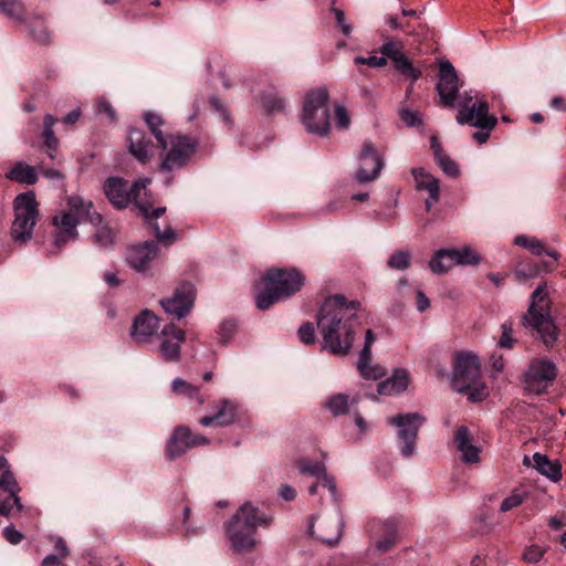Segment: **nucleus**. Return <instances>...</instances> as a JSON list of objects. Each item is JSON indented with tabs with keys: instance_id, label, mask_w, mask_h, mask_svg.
Masks as SVG:
<instances>
[{
	"instance_id": "obj_1",
	"label": "nucleus",
	"mask_w": 566,
	"mask_h": 566,
	"mask_svg": "<svg viewBox=\"0 0 566 566\" xmlns=\"http://www.w3.org/2000/svg\"><path fill=\"white\" fill-rule=\"evenodd\" d=\"M359 307V302L347 301L340 294L324 300L317 314V328L324 349L339 356L350 352L360 325Z\"/></svg>"
},
{
	"instance_id": "obj_2",
	"label": "nucleus",
	"mask_w": 566,
	"mask_h": 566,
	"mask_svg": "<svg viewBox=\"0 0 566 566\" xmlns=\"http://www.w3.org/2000/svg\"><path fill=\"white\" fill-rule=\"evenodd\" d=\"M150 184V179H139L133 185L119 177H109L104 182V193L108 201L117 209L126 208L130 202H135L142 216L151 226L156 238L166 243H172L176 240V233L171 227H167L164 231L159 229L157 219L161 217L166 208L151 209V206L147 202L139 200L140 191L146 192L147 186Z\"/></svg>"
},
{
	"instance_id": "obj_3",
	"label": "nucleus",
	"mask_w": 566,
	"mask_h": 566,
	"mask_svg": "<svg viewBox=\"0 0 566 566\" xmlns=\"http://www.w3.org/2000/svg\"><path fill=\"white\" fill-rule=\"evenodd\" d=\"M272 516L252 502H244L226 524V535L231 548L239 554L252 552L259 544L256 531L268 527Z\"/></svg>"
},
{
	"instance_id": "obj_4",
	"label": "nucleus",
	"mask_w": 566,
	"mask_h": 566,
	"mask_svg": "<svg viewBox=\"0 0 566 566\" xmlns=\"http://www.w3.org/2000/svg\"><path fill=\"white\" fill-rule=\"evenodd\" d=\"M551 305L547 284L541 282L531 295L527 312L522 316L523 326L547 346L557 339L558 334L551 315Z\"/></svg>"
},
{
	"instance_id": "obj_5",
	"label": "nucleus",
	"mask_w": 566,
	"mask_h": 566,
	"mask_svg": "<svg viewBox=\"0 0 566 566\" xmlns=\"http://www.w3.org/2000/svg\"><path fill=\"white\" fill-rule=\"evenodd\" d=\"M263 282L264 290L255 296L256 306L261 311L300 291L304 284V276L295 269H271L263 275Z\"/></svg>"
},
{
	"instance_id": "obj_6",
	"label": "nucleus",
	"mask_w": 566,
	"mask_h": 566,
	"mask_svg": "<svg viewBox=\"0 0 566 566\" xmlns=\"http://www.w3.org/2000/svg\"><path fill=\"white\" fill-rule=\"evenodd\" d=\"M301 123L308 134L327 137L331 132L329 94L324 87L311 90L304 97Z\"/></svg>"
},
{
	"instance_id": "obj_7",
	"label": "nucleus",
	"mask_w": 566,
	"mask_h": 566,
	"mask_svg": "<svg viewBox=\"0 0 566 566\" xmlns=\"http://www.w3.org/2000/svg\"><path fill=\"white\" fill-rule=\"evenodd\" d=\"M458 107L457 122L460 125L467 124L479 129L492 130L497 124V118L489 113V103L476 92L462 93L459 96Z\"/></svg>"
},
{
	"instance_id": "obj_8",
	"label": "nucleus",
	"mask_w": 566,
	"mask_h": 566,
	"mask_svg": "<svg viewBox=\"0 0 566 566\" xmlns=\"http://www.w3.org/2000/svg\"><path fill=\"white\" fill-rule=\"evenodd\" d=\"M38 209L33 192L20 193L14 200V220L10 234L15 243H24L31 239L36 223Z\"/></svg>"
},
{
	"instance_id": "obj_9",
	"label": "nucleus",
	"mask_w": 566,
	"mask_h": 566,
	"mask_svg": "<svg viewBox=\"0 0 566 566\" xmlns=\"http://www.w3.org/2000/svg\"><path fill=\"white\" fill-rule=\"evenodd\" d=\"M426 422V417L420 412L398 413L388 418L387 423L397 428L399 451L402 458L409 459L416 454L418 433Z\"/></svg>"
},
{
	"instance_id": "obj_10",
	"label": "nucleus",
	"mask_w": 566,
	"mask_h": 566,
	"mask_svg": "<svg viewBox=\"0 0 566 566\" xmlns=\"http://www.w3.org/2000/svg\"><path fill=\"white\" fill-rule=\"evenodd\" d=\"M198 143L187 135L170 136L167 139V147L161 156L160 170L171 172L188 165L195 154Z\"/></svg>"
},
{
	"instance_id": "obj_11",
	"label": "nucleus",
	"mask_w": 566,
	"mask_h": 566,
	"mask_svg": "<svg viewBox=\"0 0 566 566\" xmlns=\"http://www.w3.org/2000/svg\"><path fill=\"white\" fill-rule=\"evenodd\" d=\"M481 367L475 355L458 353L453 358L452 387L459 392H465L478 384Z\"/></svg>"
},
{
	"instance_id": "obj_12",
	"label": "nucleus",
	"mask_w": 566,
	"mask_h": 566,
	"mask_svg": "<svg viewBox=\"0 0 566 566\" xmlns=\"http://www.w3.org/2000/svg\"><path fill=\"white\" fill-rule=\"evenodd\" d=\"M400 518L390 516L386 520H371L368 524V532L373 542L375 553L390 551L400 539Z\"/></svg>"
},
{
	"instance_id": "obj_13",
	"label": "nucleus",
	"mask_w": 566,
	"mask_h": 566,
	"mask_svg": "<svg viewBox=\"0 0 566 566\" xmlns=\"http://www.w3.org/2000/svg\"><path fill=\"white\" fill-rule=\"evenodd\" d=\"M209 442L208 438L191 432L188 427L178 426L167 441L165 455L168 460H175L185 454L189 449L206 446Z\"/></svg>"
},
{
	"instance_id": "obj_14",
	"label": "nucleus",
	"mask_w": 566,
	"mask_h": 566,
	"mask_svg": "<svg viewBox=\"0 0 566 566\" xmlns=\"http://www.w3.org/2000/svg\"><path fill=\"white\" fill-rule=\"evenodd\" d=\"M384 160L371 142H365L358 157V169L355 178L359 182H368L378 178Z\"/></svg>"
},
{
	"instance_id": "obj_15",
	"label": "nucleus",
	"mask_w": 566,
	"mask_h": 566,
	"mask_svg": "<svg viewBox=\"0 0 566 566\" xmlns=\"http://www.w3.org/2000/svg\"><path fill=\"white\" fill-rule=\"evenodd\" d=\"M556 367L552 361H534L525 374L526 389L537 395L542 394L556 378Z\"/></svg>"
},
{
	"instance_id": "obj_16",
	"label": "nucleus",
	"mask_w": 566,
	"mask_h": 566,
	"mask_svg": "<svg viewBox=\"0 0 566 566\" xmlns=\"http://www.w3.org/2000/svg\"><path fill=\"white\" fill-rule=\"evenodd\" d=\"M439 71V82L436 90L441 103L447 107H453L457 98L461 95L459 94L458 74L449 61H442Z\"/></svg>"
},
{
	"instance_id": "obj_17",
	"label": "nucleus",
	"mask_w": 566,
	"mask_h": 566,
	"mask_svg": "<svg viewBox=\"0 0 566 566\" xmlns=\"http://www.w3.org/2000/svg\"><path fill=\"white\" fill-rule=\"evenodd\" d=\"M195 298L196 289L193 284L185 282L175 290L171 297L161 300L160 304L167 313L177 318H182L191 311Z\"/></svg>"
},
{
	"instance_id": "obj_18",
	"label": "nucleus",
	"mask_w": 566,
	"mask_h": 566,
	"mask_svg": "<svg viewBox=\"0 0 566 566\" xmlns=\"http://www.w3.org/2000/svg\"><path fill=\"white\" fill-rule=\"evenodd\" d=\"M159 354L165 361H178L180 346L185 342V332L175 324L165 325L159 335Z\"/></svg>"
},
{
	"instance_id": "obj_19",
	"label": "nucleus",
	"mask_w": 566,
	"mask_h": 566,
	"mask_svg": "<svg viewBox=\"0 0 566 566\" xmlns=\"http://www.w3.org/2000/svg\"><path fill=\"white\" fill-rule=\"evenodd\" d=\"M159 329V318L150 311L145 310L135 317L130 336L138 344H146Z\"/></svg>"
},
{
	"instance_id": "obj_20",
	"label": "nucleus",
	"mask_w": 566,
	"mask_h": 566,
	"mask_svg": "<svg viewBox=\"0 0 566 566\" xmlns=\"http://www.w3.org/2000/svg\"><path fill=\"white\" fill-rule=\"evenodd\" d=\"M158 247L154 241H146L143 244L133 245L126 254L128 265L137 272H146L149 264L157 256Z\"/></svg>"
},
{
	"instance_id": "obj_21",
	"label": "nucleus",
	"mask_w": 566,
	"mask_h": 566,
	"mask_svg": "<svg viewBox=\"0 0 566 566\" xmlns=\"http://www.w3.org/2000/svg\"><path fill=\"white\" fill-rule=\"evenodd\" d=\"M239 403L231 399H221L217 405V412L212 416H206L199 419V423L203 427L230 426L237 420Z\"/></svg>"
},
{
	"instance_id": "obj_22",
	"label": "nucleus",
	"mask_w": 566,
	"mask_h": 566,
	"mask_svg": "<svg viewBox=\"0 0 566 566\" xmlns=\"http://www.w3.org/2000/svg\"><path fill=\"white\" fill-rule=\"evenodd\" d=\"M454 444L457 450L461 453L462 462L465 464H473L480 461L481 449L473 443V438L467 427L461 426L457 429Z\"/></svg>"
},
{
	"instance_id": "obj_23",
	"label": "nucleus",
	"mask_w": 566,
	"mask_h": 566,
	"mask_svg": "<svg viewBox=\"0 0 566 566\" xmlns=\"http://www.w3.org/2000/svg\"><path fill=\"white\" fill-rule=\"evenodd\" d=\"M298 470L302 474L311 475L317 478L322 481V486L326 488L331 493L333 500L335 502L338 501L337 497V488L333 476H329L326 473L325 465L321 462L311 461L307 459H301L297 461Z\"/></svg>"
},
{
	"instance_id": "obj_24",
	"label": "nucleus",
	"mask_w": 566,
	"mask_h": 566,
	"mask_svg": "<svg viewBox=\"0 0 566 566\" xmlns=\"http://www.w3.org/2000/svg\"><path fill=\"white\" fill-rule=\"evenodd\" d=\"M54 224L57 228L53 239V244L56 248L76 239L78 220L72 213H62L61 217H54Z\"/></svg>"
},
{
	"instance_id": "obj_25",
	"label": "nucleus",
	"mask_w": 566,
	"mask_h": 566,
	"mask_svg": "<svg viewBox=\"0 0 566 566\" xmlns=\"http://www.w3.org/2000/svg\"><path fill=\"white\" fill-rule=\"evenodd\" d=\"M129 153L140 163L146 164L151 157V140L139 128H132L128 134Z\"/></svg>"
},
{
	"instance_id": "obj_26",
	"label": "nucleus",
	"mask_w": 566,
	"mask_h": 566,
	"mask_svg": "<svg viewBox=\"0 0 566 566\" xmlns=\"http://www.w3.org/2000/svg\"><path fill=\"white\" fill-rule=\"evenodd\" d=\"M409 382L410 376L408 370L397 368L389 378L378 384L377 391L382 396L399 395L407 390Z\"/></svg>"
},
{
	"instance_id": "obj_27",
	"label": "nucleus",
	"mask_w": 566,
	"mask_h": 566,
	"mask_svg": "<svg viewBox=\"0 0 566 566\" xmlns=\"http://www.w3.org/2000/svg\"><path fill=\"white\" fill-rule=\"evenodd\" d=\"M70 212L78 222L83 219H87L91 223H102V216L96 211H91L93 208L92 201L85 200L80 196H73L69 199Z\"/></svg>"
},
{
	"instance_id": "obj_28",
	"label": "nucleus",
	"mask_w": 566,
	"mask_h": 566,
	"mask_svg": "<svg viewBox=\"0 0 566 566\" xmlns=\"http://www.w3.org/2000/svg\"><path fill=\"white\" fill-rule=\"evenodd\" d=\"M411 174L416 182V188L418 190L428 191L432 202H438L440 200V181L423 168H413Z\"/></svg>"
},
{
	"instance_id": "obj_29",
	"label": "nucleus",
	"mask_w": 566,
	"mask_h": 566,
	"mask_svg": "<svg viewBox=\"0 0 566 566\" xmlns=\"http://www.w3.org/2000/svg\"><path fill=\"white\" fill-rule=\"evenodd\" d=\"M533 467L554 482L562 479V467L558 461H551L547 455L536 452L533 454Z\"/></svg>"
},
{
	"instance_id": "obj_30",
	"label": "nucleus",
	"mask_w": 566,
	"mask_h": 566,
	"mask_svg": "<svg viewBox=\"0 0 566 566\" xmlns=\"http://www.w3.org/2000/svg\"><path fill=\"white\" fill-rule=\"evenodd\" d=\"M514 243L516 245L527 249L534 255L546 254L553 258L554 260L559 259V253L556 250L547 249L545 243L535 237L521 234L515 237Z\"/></svg>"
},
{
	"instance_id": "obj_31",
	"label": "nucleus",
	"mask_w": 566,
	"mask_h": 566,
	"mask_svg": "<svg viewBox=\"0 0 566 566\" xmlns=\"http://www.w3.org/2000/svg\"><path fill=\"white\" fill-rule=\"evenodd\" d=\"M331 524V532L326 534L324 530L322 528V525H318V532L316 533L314 531V524L311 523L310 525V533L311 535H315L319 541L323 543H326L328 545H335L338 543L340 536H342V527L343 522L339 516H335L332 518Z\"/></svg>"
},
{
	"instance_id": "obj_32",
	"label": "nucleus",
	"mask_w": 566,
	"mask_h": 566,
	"mask_svg": "<svg viewBox=\"0 0 566 566\" xmlns=\"http://www.w3.org/2000/svg\"><path fill=\"white\" fill-rule=\"evenodd\" d=\"M454 265V261L449 249H440L436 251L429 261V269L438 275L446 274Z\"/></svg>"
},
{
	"instance_id": "obj_33",
	"label": "nucleus",
	"mask_w": 566,
	"mask_h": 566,
	"mask_svg": "<svg viewBox=\"0 0 566 566\" xmlns=\"http://www.w3.org/2000/svg\"><path fill=\"white\" fill-rule=\"evenodd\" d=\"M0 12L18 23L27 22V9L21 0H0Z\"/></svg>"
},
{
	"instance_id": "obj_34",
	"label": "nucleus",
	"mask_w": 566,
	"mask_h": 566,
	"mask_svg": "<svg viewBox=\"0 0 566 566\" xmlns=\"http://www.w3.org/2000/svg\"><path fill=\"white\" fill-rule=\"evenodd\" d=\"M57 118L51 114H46L43 119V138L44 145L49 149V156L54 158L53 151L57 149L59 140L54 135L53 127L56 124Z\"/></svg>"
},
{
	"instance_id": "obj_35",
	"label": "nucleus",
	"mask_w": 566,
	"mask_h": 566,
	"mask_svg": "<svg viewBox=\"0 0 566 566\" xmlns=\"http://www.w3.org/2000/svg\"><path fill=\"white\" fill-rule=\"evenodd\" d=\"M144 118H145V122H146L148 128L150 129V132L153 133L155 138L157 139L158 145L161 148H166L167 147V138L165 137L164 132L161 130V126L165 124V122L161 118V116H159L158 114L153 113V112H146L144 114Z\"/></svg>"
},
{
	"instance_id": "obj_36",
	"label": "nucleus",
	"mask_w": 566,
	"mask_h": 566,
	"mask_svg": "<svg viewBox=\"0 0 566 566\" xmlns=\"http://www.w3.org/2000/svg\"><path fill=\"white\" fill-rule=\"evenodd\" d=\"M7 177L11 180L33 185L36 181V174L31 166L17 164L8 174Z\"/></svg>"
},
{
	"instance_id": "obj_37",
	"label": "nucleus",
	"mask_w": 566,
	"mask_h": 566,
	"mask_svg": "<svg viewBox=\"0 0 566 566\" xmlns=\"http://www.w3.org/2000/svg\"><path fill=\"white\" fill-rule=\"evenodd\" d=\"M449 250L454 261V265H474L481 261L479 254L470 247Z\"/></svg>"
},
{
	"instance_id": "obj_38",
	"label": "nucleus",
	"mask_w": 566,
	"mask_h": 566,
	"mask_svg": "<svg viewBox=\"0 0 566 566\" xmlns=\"http://www.w3.org/2000/svg\"><path fill=\"white\" fill-rule=\"evenodd\" d=\"M370 358L359 356L357 368L365 379L377 380L385 375V369L379 365H370Z\"/></svg>"
},
{
	"instance_id": "obj_39",
	"label": "nucleus",
	"mask_w": 566,
	"mask_h": 566,
	"mask_svg": "<svg viewBox=\"0 0 566 566\" xmlns=\"http://www.w3.org/2000/svg\"><path fill=\"white\" fill-rule=\"evenodd\" d=\"M355 399H349L347 395L337 394L329 398L326 403V407L334 416H340L348 412L350 403H353Z\"/></svg>"
},
{
	"instance_id": "obj_40",
	"label": "nucleus",
	"mask_w": 566,
	"mask_h": 566,
	"mask_svg": "<svg viewBox=\"0 0 566 566\" xmlns=\"http://www.w3.org/2000/svg\"><path fill=\"white\" fill-rule=\"evenodd\" d=\"M392 64L397 72H399L402 75L411 77L413 82L421 77V71L415 69L412 66L411 61L405 54L395 59L392 61Z\"/></svg>"
},
{
	"instance_id": "obj_41",
	"label": "nucleus",
	"mask_w": 566,
	"mask_h": 566,
	"mask_svg": "<svg viewBox=\"0 0 566 566\" xmlns=\"http://www.w3.org/2000/svg\"><path fill=\"white\" fill-rule=\"evenodd\" d=\"M171 389L177 395L198 398L199 403H203V399L199 397V389L179 377L172 380Z\"/></svg>"
},
{
	"instance_id": "obj_42",
	"label": "nucleus",
	"mask_w": 566,
	"mask_h": 566,
	"mask_svg": "<svg viewBox=\"0 0 566 566\" xmlns=\"http://www.w3.org/2000/svg\"><path fill=\"white\" fill-rule=\"evenodd\" d=\"M261 103L266 113L281 112L285 107V99L276 92H269L262 95Z\"/></svg>"
},
{
	"instance_id": "obj_43",
	"label": "nucleus",
	"mask_w": 566,
	"mask_h": 566,
	"mask_svg": "<svg viewBox=\"0 0 566 566\" xmlns=\"http://www.w3.org/2000/svg\"><path fill=\"white\" fill-rule=\"evenodd\" d=\"M99 227L96 229V232L93 237V241L96 245L101 248H108L115 241V233L112 228L105 224L98 223Z\"/></svg>"
},
{
	"instance_id": "obj_44",
	"label": "nucleus",
	"mask_w": 566,
	"mask_h": 566,
	"mask_svg": "<svg viewBox=\"0 0 566 566\" xmlns=\"http://www.w3.org/2000/svg\"><path fill=\"white\" fill-rule=\"evenodd\" d=\"M411 254L407 250L395 251L387 261V265L394 270H406L410 265Z\"/></svg>"
},
{
	"instance_id": "obj_45",
	"label": "nucleus",
	"mask_w": 566,
	"mask_h": 566,
	"mask_svg": "<svg viewBox=\"0 0 566 566\" xmlns=\"http://www.w3.org/2000/svg\"><path fill=\"white\" fill-rule=\"evenodd\" d=\"M402 50V43L396 42L390 38H387L379 49L380 53L382 54V57H385L386 60L389 59L391 60V62L403 54Z\"/></svg>"
},
{
	"instance_id": "obj_46",
	"label": "nucleus",
	"mask_w": 566,
	"mask_h": 566,
	"mask_svg": "<svg viewBox=\"0 0 566 566\" xmlns=\"http://www.w3.org/2000/svg\"><path fill=\"white\" fill-rule=\"evenodd\" d=\"M436 163L447 176L457 178L460 175L459 165L448 154L436 159Z\"/></svg>"
},
{
	"instance_id": "obj_47",
	"label": "nucleus",
	"mask_w": 566,
	"mask_h": 566,
	"mask_svg": "<svg viewBox=\"0 0 566 566\" xmlns=\"http://www.w3.org/2000/svg\"><path fill=\"white\" fill-rule=\"evenodd\" d=\"M525 499H526L525 493L514 491L502 501L500 511L501 512L511 511L512 509L520 506L524 502Z\"/></svg>"
},
{
	"instance_id": "obj_48",
	"label": "nucleus",
	"mask_w": 566,
	"mask_h": 566,
	"mask_svg": "<svg viewBox=\"0 0 566 566\" xmlns=\"http://www.w3.org/2000/svg\"><path fill=\"white\" fill-rule=\"evenodd\" d=\"M0 489H6L10 495L19 493L20 488L10 470L3 471L0 476Z\"/></svg>"
},
{
	"instance_id": "obj_49",
	"label": "nucleus",
	"mask_w": 566,
	"mask_h": 566,
	"mask_svg": "<svg viewBox=\"0 0 566 566\" xmlns=\"http://www.w3.org/2000/svg\"><path fill=\"white\" fill-rule=\"evenodd\" d=\"M539 272L541 269L538 265L528 263H520L515 269L516 276L523 280L535 277Z\"/></svg>"
},
{
	"instance_id": "obj_50",
	"label": "nucleus",
	"mask_w": 566,
	"mask_h": 566,
	"mask_svg": "<svg viewBox=\"0 0 566 566\" xmlns=\"http://www.w3.org/2000/svg\"><path fill=\"white\" fill-rule=\"evenodd\" d=\"M545 553L546 548L538 545H531L523 553V560L532 564L538 563Z\"/></svg>"
},
{
	"instance_id": "obj_51",
	"label": "nucleus",
	"mask_w": 566,
	"mask_h": 566,
	"mask_svg": "<svg viewBox=\"0 0 566 566\" xmlns=\"http://www.w3.org/2000/svg\"><path fill=\"white\" fill-rule=\"evenodd\" d=\"M335 123L339 129H347L350 125V118L345 106L337 104L334 107Z\"/></svg>"
},
{
	"instance_id": "obj_52",
	"label": "nucleus",
	"mask_w": 566,
	"mask_h": 566,
	"mask_svg": "<svg viewBox=\"0 0 566 566\" xmlns=\"http://www.w3.org/2000/svg\"><path fill=\"white\" fill-rule=\"evenodd\" d=\"M298 337L304 344H314L316 339L314 325L310 322L304 323L298 328Z\"/></svg>"
},
{
	"instance_id": "obj_53",
	"label": "nucleus",
	"mask_w": 566,
	"mask_h": 566,
	"mask_svg": "<svg viewBox=\"0 0 566 566\" xmlns=\"http://www.w3.org/2000/svg\"><path fill=\"white\" fill-rule=\"evenodd\" d=\"M354 63L356 65L366 64V65H368L370 67L381 69V67L387 65V60L385 57H382V56H375V55H371V56H368V57L356 56L354 59Z\"/></svg>"
},
{
	"instance_id": "obj_54",
	"label": "nucleus",
	"mask_w": 566,
	"mask_h": 566,
	"mask_svg": "<svg viewBox=\"0 0 566 566\" xmlns=\"http://www.w3.org/2000/svg\"><path fill=\"white\" fill-rule=\"evenodd\" d=\"M464 394H467L469 399L474 402L484 400L489 395L488 387L484 384H481L480 380H478V384L473 385L471 389Z\"/></svg>"
},
{
	"instance_id": "obj_55",
	"label": "nucleus",
	"mask_w": 566,
	"mask_h": 566,
	"mask_svg": "<svg viewBox=\"0 0 566 566\" xmlns=\"http://www.w3.org/2000/svg\"><path fill=\"white\" fill-rule=\"evenodd\" d=\"M502 328V335L499 340V346L502 348H511L514 344V338L512 337L513 328L512 324L504 323L501 326Z\"/></svg>"
},
{
	"instance_id": "obj_56",
	"label": "nucleus",
	"mask_w": 566,
	"mask_h": 566,
	"mask_svg": "<svg viewBox=\"0 0 566 566\" xmlns=\"http://www.w3.org/2000/svg\"><path fill=\"white\" fill-rule=\"evenodd\" d=\"M237 331L234 321H224L220 326V338L222 343H228Z\"/></svg>"
},
{
	"instance_id": "obj_57",
	"label": "nucleus",
	"mask_w": 566,
	"mask_h": 566,
	"mask_svg": "<svg viewBox=\"0 0 566 566\" xmlns=\"http://www.w3.org/2000/svg\"><path fill=\"white\" fill-rule=\"evenodd\" d=\"M332 12L335 14V18L337 20L339 28L342 29L343 34L348 36L352 32V28L348 23H346L345 13L337 8H333Z\"/></svg>"
},
{
	"instance_id": "obj_58",
	"label": "nucleus",
	"mask_w": 566,
	"mask_h": 566,
	"mask_svg": "<svg viewBox=\"0 0 566 566\" xmlns=\"http://www.w3.org/2000/svg\"><path fill=\"white\" fill-rule=\"evenodd\" d=\"M3 535L6 539L13 545L19 544L23 538L22 533L15 530L13 526L4 527Z\"/></svg>"
},
{
	"instance_id": "obj_59",
	"label": "nucleus",
	"mask_w": 566,
	"mask_h": 566,
	"mask_svg": "<svg viewBox=\"0 0 566 566\" xmlns=\"http://www.w3.org/2000/svg\"><path fill=\"white\" fill-rule=\"evenodd\" d=\"M400 118L408 126H416L417 124H420V118H419L418 113L410 111V109H401Z\"/></svg>"
},
{
	"instance_id": "obj_60",
	"label": "nucleus",
	"mask_w": 566,
	"mask_h": 566,
	"mask_svg": "<svg viewBox=\"0 0 566 566\" xmlns=\"http://www.w3.org/2000/svg\"><path fill=\"white\" fill-rule=\"evenodd\" d=\"M374 342H375V336H374L373 331L367 329L366 335H365L364 348L361 349L359 356L371 357V346H373Z\"/></svg>"
},
{
	"instance_id": "obj_61",
	"label": "nucleus",
	"mask_w": 566,
	"mask_h": 566,
	"mask_svg": "<svg viewBox=\"0 0 566 566\" xmlns=\"http://www.w3.org/2000/svg\"><path fill=\"white\" fill-rule=\"evenodd\" d=\"M97 113L105 114L109 119H115L114 108L112 107L111 103L104 98H101L97 102Z\"/></svg>"
},
{
	"instance_id": "obj_62",
	"label": "nucleus",
	"mask_w": 566,
	"mask_h": 566,
	"mask_svg": "<svg viewBox=\"0 0 566 566\" xmlns=\"http://www.w3.org/2000/svg\"><path fill=\"white\" fill-rule=\"evenodd\" d=\"M416 301H417L416 302L417 310L421 313L424 312L426 310H428L430 306V300L426 296V294L421 290L416 291Z\"/></svg>"
},
{
	"instance_id": "obj_63",
	"label": "nucleus",
	"mask_w": 566,
	"mask_h": 566,
	"mask_svg": "<svg viewBox=\"0 0 566 566\" xmlns=\"http://www.w3.org/2000/svg\"><path fill=\"white\" fill-rule=\"evenodd\" d=\"M210 103H211V106L219 113V116L223 122L227 123L230 120V115H229L227 108L223 106V104L218 98L212 97Z\"/></svg>"
},
{
	"instance_id": "obj_64",
	"label": "nucleus",
	"mask_w": 566,
	"mask_h": 566,
	"mask_svg": "<svg viewBox=\"0 0 566 566\" xmlns=\"http://www.w3.org/2000/svg\"><path fill=\"white\" fill-rule=\"evenodd\" d=\"M63 558L64 557H61L60 555H54V554L48 555L42 560V566H65L62 563Z\"/></svg>"
}]
</instances>
